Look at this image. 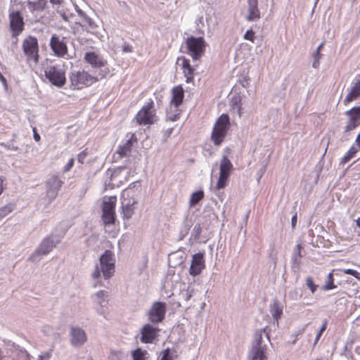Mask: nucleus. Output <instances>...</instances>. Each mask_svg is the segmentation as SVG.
<instances>
[{
  "label": "nucleus",
  "mask_w": 360,
  "mask_h": 360,
  "mask_svg": "<svg viewBox=\"0 0 360 360\" xmlns=\"http://www.w3.org/2000/svg\"><path fill=\"white\" fill-rule=\"evenodd\" d=\"M169 107L167 110V120L174 122L179 119L181 110L179 107L184 98V90L181 85L174 86L171 90Z\"/></svg>",
  "instance_id": "obj_1"
},
{
  "label": "nucleus",
  "mask_w": 360,
  "mask_h": 360,
  "mask_svg": "<svg viewBox=\"0 0 360 360\" xmlns=\"http://www.w3.org/2000/svg\"><path fill=\"white\" fill-rule=\"evenodd\" d=\"M231 127L227 114L221 115L217 120L211 134V140L214 146H220L224 141Z\"/></svg>",
  "instance_id": "obj_2"
},
{
  "label": "nucleus",
  "mask_w": 360,
  "mask_h": 360,
  "mask_svg": "<svg viewBox=\"0 0 360 360\" xmlns=\"http://www.w3.org/2000/svg\"><path fill=\"white\" fill-rule=\"evenodd\" d=\"M98 79L97 77L84 70L72 71L70 75V88L79 90L90 86L98 82Z\"/></svg>",
  "instance_id": "obj_3"
},
{
  "label": "nucleus",
  "mask_w": 360,
  "mask_h": 360,
  "mask_svg": "<svg viewBox=\"0 0 360 360\" xmlns=\"http://www.w3.org/2000/svg\"><path fill=\"white\" fill-rule=\"evenodd\" d=\"M22 49L28 64L37 65L39 60V46L37 37H26L22 42Z\"/></svg>",
  "instance_id": "obj_4"
},
{
  "label": "nucleus",
  "mask_w": 360,
  "mask_h": 360,
  "mask_svg": "<svg viewBox=\"0 0 360 360\" xmlns=\"http://www.w3.org/2000/svg\"><path fill=\"white\" fill-rule=\"evenodd\" d=\"M117 197L115 195L105 197L101 205L102 221L105 226L112 225L116 220Z\"/></svg>",
  "instance_id": "obj_5"
},
{
  "label": "nucleus",
  "mask_w": 360,
  "mask_h": 360,
  "mask_svg": "<svg viewBox=\"0 0 360 360\" xmlns=\"http://www.w3.org/2000/svg\"><path fill=\"white\" fill-rule=\"evenodd\" d=\"M187 53L193 60H199L205 52L206 43L202 37H190L186 39Z\"/></svg>",
  "instance_id": "obj_6"
},
{
  "label": "nucleus",
  "mask_w": 360,
  "mask_h": 360,
  "mask_svg": "<svg viewBox=\"0 0 360 360\" xmlns=\"http://www.w3.org/2000/svg\"><path fill=\"white\" fill-rule=\"evenodd\" d=\"M154 102L150 99L137 112L135 120L139 125H150L156 120Z\"/></svg>",
  "instance_id": "obj_7"
},
{
  "label": "nucleus",
  "mask_w": 360,
  "mask_h": 360,
  "mask_svg": "<svg viewBox=\"0 0 360 360\" xmlns=\"http://www.w3.org/2000/svg\"><path fill=\"white\" fill-rule=\"evenodd\" d=\"M233 169V164L226 155H224L220 161L219 176L215 186L217 190L226 187Z\"/></svg>",
  "instance_id": "obj_8"
},
{
  "label": "nucleus",
  "mask_w": 360,
  "mask_h": 360,
  "mask_svg": "<svg viewBox=\"0 0 360 360\" xmlns=\"http://www.w3.org/2000/svg\"><path fill=\"white\" fill-rule=\"evenodd\" d=\"M134 192L130 190H124L122 192V214L124 219H129L135 213V205L137 200L134 196Z\"/></svg>",
  "instance_id": "obj_9"
},
{
  "label": "nucleus",
  "mask_w": 360,
  "mask_h": 360,
  "mask_svg": "<svg viewBox=\"0 0 360 360\" xmlns=\"http://www.w3.org/2000/svg\"><path fill=\"white\" fill-rule=\"evenodd\" d=\"M45 76L51 84L62 87L66 82L65 71L57 65L49 66L45 70Z\"/></svg>",
  "instance_id": "obj_10"
},
{
  "label": "nucleus",
  "mask_w": 360,
  "mask_h": 360,
  "mask_svg": "<svg viewBox=\"0 0 360 360\" xmlns=\"http://www.w3.org/2000/svg\"><path fill=\"white\" fill-rule=\"evenodd\" d=\"M113 253L110 250H105L100 257V264L103 277L110 278L114 273L115 259Z\"/></svg>",
  "instance_id": "obj_11"
},
{
  "label": "nucleus",
  "mask_w": 360,
  "mask_h": 360,
  "mask_svg": "<svg viewBox=\"0 0 360 360\" xmlns=\"http://www.w3.org/2000/svg\"><path fill=\"white\" fill-rule=\"evenodd\" d=\"M167 305L165 302H155L148 311V320L152 323H159L162 322L165 318Z\"/></svg>",
  "instance_id": "obj_12"
},
{
  "label": "nucleus",
  "mask_w": 360,
  "mask_h": 360,
  "mask_svg": "<svg viewBox=\"0 0 360 360\" xmlns=\"http://www.w3.org/2000/svg\"><path fill=\"white\" fill-rule=\"evenodd\" d=\"M49 45L56 56L67 58L68 49L64 37H60L56 34H53Z\"/></svg>",
  "instance_id": "obj_13"
},
{
  "label": "nucleus",
  "mask_w": 360,
  "mask_h": 360,
  "mask_svg": "<svg viewBox=\"0 0 360 360\" xmlns=\"http://www.w3.org/2000/svg\"><path fill=\"white\" fill-rule=\"evenodd\" d=\"M10 29L13 37H17L24 30L25 22L23 17L19 11H10L9 15Z\"/></svg>",
  "instance_id": "obj_14"
},
{
  "label": "nucleus",
  "mask_w": 360,
  "mask_h": 360,
  "mask_svg": "<svg viewBox=\"0 0 360 360\" xmlns=\"http://www.w3.org/2000/svg\"><path fill=\"white\" fill-rule=\"evenodd\" d=\"M160 329L150 323L143 325L141 329V342L145 344L153 343L159 336Z\"/></svg>",
  "instance_id": "obj_15"
},
{
  "label": "nucleus",
  "mask_w": 360,
  "mask_h": 360,
  "mask_svg": "<svg viewBox=\"0 0 360 360\" xmlns=\"http://www.w3.org/2000/svg\"><path fill=\"white\" fill-rule=\"evenodd\" d=\"M348 117V122L345 127V132H348L355 129L360 125V106L353 107L345 112Z\"/></svg>",
  "instance_id": "obj_16"
},
{
  "label": "nucleus",
  "mask_w": 360,
  "mask_h": 360,
  "mask_svg": "<svg viewBox=\"0 0 360 360\" xmlns=\"http://www.w3.org/2000/svg\"><path fill=\"white\" fill-rule=\"evenodd\" d=\"M205 267L204 253L198 252L194 254L192 257L189 274L193 276H196L201 273Z\"/></svg>",
  "instance_id": "obj_17"
},
{
  "label": "nucleus",
  "mask_w": 360,
  "mask_h": 360,
  "mask_svg": "<svg viewBox=\"0 0 360 360\" xmlns=\"http://www.w3.org/2000/svg\"><path fill=\"white\" fill-rule=\"evenodd\" d=\"M54 246V243L52 240L50 238L44 239L35 252L30 257L29 259L34 262L37 257L47 255L52 250Z\"/></svg>",
  "instance_id": "obj_18"
},
{
  "label": "nucleus",
  "mask_w": 360,
  "mask_h": 360,
  "mask_svg": "<svg viewBox=\"0 0 360 360\" xmlns=\"http://www.w3.org/2000/svg\"><path fill=\"white\" fill-rule=\"evenodd\" d=\"M178 60L181 61V69L184 77H186V83H191L194 79L195 69L191 66L190 60L185 57L182 56L178 58Z\"/></svg>",
  "instance_id": "obj_19"
},
{
  "label": "nucleus",
  "mask_w": 360,
  "mask_h": 360,
  "mask_svg": "<svg viewBox=\"0 0 360 360\" xmlns=\"http://www.w3.org/2000/svg\"><path fill=\"white\" fill-rule=\"evenodd\" d=\"M84 60L93 68H100L106 65V61L96 52H87L84 56Z\"/></svg>",
  "instance_id": "obj_20"
},
{
  "label": "nucleus",
  "mask_w": 360,
  "mask_h": 360,
  "mask_svg": "<svg viewBox=\"0 0 360 360\" xmlns=\"http://www.w3.org/2000/svg\"><path fill=\"white\" fill-rule=\"evenodd\" d=\"M360 96V79H356L351 86L350 91L344 98L342 103L347 106Z\"/></svg>",
  "instance_id": "obj_21"
},
{
  "label": "nucleus",
  "mask_w": 360,
  "mask_h": 360,
  "mask_svg": "<svg viewBox=\"0 0 360 360\" xmlns=\"http://www.w3.org/2000/svg\"><path fill=\"white\" fill-rule=\"evenodd\" d=\"M26 6L32 13H41L47 7V0H27Z\"/></svg>",
  "instance_id": "obj_22"
},
{
  "label": "nucleus",
  "mask_w": 360,
  "mask_h": 360,
  "mask_svg": "<svg viewBox=\"0 0 360 360\" xmlns=\"http://www.w3.org/2000/svg\"><path fill=\"white\" fill-rule=\"evenodd\" d=\"M248 15L246 18L248 21L257 20L260 18V11L258 8L257 0H248Z\"/></svg>",
  "instance_id": "obj_23"
},
{
  "label": "nucleus",
  "mask_w": 360,
  "mask_h": 360,
  "mask_svg": "<svg viewBox=\"0 0 360 360\" xmlns=\"http://www.w3.org/2000/svg\"><path fill=\"white\" fill-rule=\"evenodd\" d=\"M71 335V341L74 345H81L86 340L84 331L79 328H72Z\"/></svg>",
  "instance_id": "obj_24"
},
{
  "label": "nucleus",
  "mask_w": 360,
  "mask_h": 360,
  "mask_svg": "<svg viewBox=\"0 0 360 360\" xmlns=\"http://www.w3.org/2000/svg\"><path fill=\"white\" fill-rule=\"evenodd\" d=\"M9 353L13 360H30V356L25 349L14 348Z\"/></svg>",
  "instance_id": "obj_25"
},
{
  "label": "nucleus",
  "mask_w": 360,
  "mask_h": 360,
  "mask_svg": "<svg viewBox=\"0 0 360 360\" xmlns=\"http://www.w3.org/2000/svg\"><path fill=\"white\" fill-rule=\"evenodd\" d=\"M133 142L131 139L127 140L123 145H121L117 148V154L120 158L127 156L131 151Z\"/></svg>",
  "instance_id": "obj_26"
},
{
  "label": "nucleus",
  "mask_w": 360,
  "mask_h": 360,
  "mask_svg": "<svg viewBox=\"0 0 360 360\" xmlns=\"http://www.w3.org/2000/svg\"><path fill=\"white\" fill-rule=\"evenodd\" d=\"M250 360H267L265 351L262 347H255L250 354Z\"/></svg>",
  "instance_id": "obj_27"
},
{
  "label": "nucleus",
  "mask_w": 360,
  "mask_h": 360,
  "mask_svg": "<svg viewBox=\"0 0 360 360\" xmlns=\"http://www.w3.org/2000/svg\"><path fill=\"white\" fill-rule=\"evenodd\" d=\"M270 312L275 320L278 321L281 318L283 314V308L280 306L278 302L276 301L271 305Z\"/></svg>",
  "instance_id": "obj_28"
},
{
  "label": "nucleus",
  "mask_w": 360,
  "mask_h": 360,
  "mask_svg": "<svg viewBox=\"0 0 360 360\" xmlns=\"http://www.w3.org/2000/svg\"><path fill=\"white\" fill-rule=\"evenodd\" d=\"M204 198V192L202 191H198L194 192L191 195L189 200V205L190 207H193L197 205L200 201H201Z\"/></svg>",
  "instance_id": "obj_29"
},
{
  "label": "nucleus",
  "mask_w": 360,
  "mask_h": 360,
  "mask_svg": "<svg viewBox=\"0 0 360 360\" xmlns=\"http://www.w3.org/2000/svg\"><path fill=\"white\" fill-rule=\"evenodd\" d=\"M148 353L146 350H143L139 347L134 350L131 353L133 360H146L148 357Z\"/></svg>",
  "instance_id": "obj_30"
},
{
  "label": "nucleus",
  "mask_w": 360,
  "mask_h": 360,
  "mask_svg": "<svg viewBox=\"0 0 360 360\" xmlns=\"http://www.w3.org/2000/svg\"><path fill=\"white\" fill-rule=\"evenodd\" d=\"M337 286L334 284V278L333 273H330L327 276L326 284L322 287V290L327 291L336 288Z\"/></svg>",
  "instance_id": "obj_31"
},
{
  "label": "nucleus",
  "mask_w": 360,
  "mask_h": 360,
  "mask_svg": "<svg viewBox=\"0 0 360 360\" xmlns=\"http://www.w3.org/2000/svg\"><path fill=\"white\" fill-rule=\"evenodd\" d=\"M306 285L312 293L315 292L318 287V285L314 283L313 278L310 276L307 278Z\"/></svg>",
  "instance_id": "obj_32"
},
{
  "label": "nucleus",
  "mask_w": 360,
  "mask_h": 360,
  "mask_svg": "<svg viewBox=\"0 0 360 360\" xmlns=\"http://www.w3.org/2000/svg\"><path fill=\"white\" fill-rule=\"evenodd\" d=\"M243 37L245 40L250 41L253 43L255 39V33L252 29H250L247 30Z\"/></svg>",
  "instance_id": "obj_33"
},
{
  "label": "nucleus",
  "mask_w": 360,
  "mask_h": 360,
  "mask_svg": "<svg viewBox=\"0 0 360 360\" xmlns=\"http://www.w3.org/2000/svg\"><path fill=\"white\" fill-rule=\"evenodd\" d=\"M13 210V205L11 204L6 205L0 210V215L4 217L11 212Z\"/></svg>",
  "instance_id": "obj_34"
},
{
  "label": "nucleus",
  "mask_w": 360,
  "mask_h": 360,
  "mask_svg": "<svg viewBox=\"0 0 360 360\" xmlns=\"http://www.w3.org/2000/svg\"><path fill=\"white\" fill-rule=\"evenodd\" d=\"M84 22L91 29H95L97 26L95 22L89 16H83Z\"/></svg>",
  "instance_id": "obj_35"
},
{
  "label": "nucleus",
  "mask_w": 360,
  "mask_h": 360,
  "mask_svg": "<svg viewBox=\"0 0 360 360\" xmlns=\"http://www.w3.org/2000/svg\"><path fill=\"white\" fill-rule=\"evenodd\" d=\"M327 326H328V321L326 319H325L323 322V324H322L319 331L316 334V342H317L319 340L321 336L322 335L323 332L326 330Z\"/></svg>",
  "instance_id": "obj_36"
},
{
  "label": "nucleus",
  "mask_w": 360,
  "mask_h": 360,
  "mask_svg": "<svg viewBox=\"0 0 360 360\" xmlns=\"http://www.w3.org/2000/svg\"><path fill=\"white\" fill-rule=\"evenodd\" d=\"M88 155H89V152H88L87 149H84V150H82L77 155V160H78V162L80 164H82V165L84 164V161H85V159H86V158L87 157Z\"/></svg>",
  "instance_id": "obj_37"
},
{
  "label": "nucleus",
  "mask_w": 360,
  "mask_h": 360,
  "mask_svg": "<svg viewBox=\"0 0 360 360\" xmlns=\"http://www.w3.org/2000/svg\"><path fill=\"white\" fill-rule=\"evenodd\" d=\"M342 271L345 274L352 275L356 278H360V273L352 269H342Z\"/></svg>",
  "instance_id": "obj_38"
},
{
  "label": "nucleus",
  "mask_w": 360,
  "mask_h": 360,
  "mask_svg": "<svg viewBox=\"0 0 360 360\" xmlns=\"http://www.w3.org/2000/svg\"><path fill=\"white\" fill-rule=\"evenodd\" d=\"M359 150H360V148L357 146H352L350 147V148L349 149L346 154H347L351 158H352L356 155Z\"/></svg>",
  "instance_id": "obj_39"
},
{
  "label": "nucleus",
  "mask_w": 360,
  "mask_h": 360,
  "mask_svg": "<svg viewBox=\"0 0 360 360\" xmlns=\"http://www.w3.org/2000/svg\"><path fill=\"white\" fill-rule=\"evenodd\" d=\"M162 354V356L160 360H173L172 356L170 355V349L169 348L164 349Z\"/></svg>",
  "instance_id": "obj_40"
},
{
  "label": "nucleus",
  "mask_w": 360,
  "mask_h": 360,
  "mask_svg": "<svg viewBox=\"0 0 360 360\" xmlns=\"http://www.w3.org/2000/svg\"><path fill=\"white\" fill-rule=\"evenodd\" d=\"M236 101L234 103V105L237 108L238 114L239 117H241L242 115V106H241V99L240 98H236Z\"/></svg>",
  "instance_id": "obj_41"
},
{
  "label": "nucleus",
  "mask_w": 360,
  "mask_h": 360,
  "mask_svg": "<svg viewBox=\"0 0 360 360\" xmlns=\"http://www.w3.org/2000/svg\"><path fill=\"white\" fill-rule=\"evenodd\" d=\"M51 357V352H46L44 353H42L38 356L37 360H49Z\"/></svg>",
  "instance_id": "obj_42"
},
{
  "label": "nucleus",
  "mask_w": 360,
  "mask_h": 360,
  "mask_svg": "<svg viewBox=\"0 0 360 360\" xmlns=\"http://www.w3.org/2000/svg\"><path fill=\"white\" fill-rule=\"evenodd\" d=\"M74 162H75V160L73 158H70L68 161V162L66 164V165L63 168V172H67L68 171L70 170V169L73 167L74 165Z\"/></svg>",
  "instance_id": "obj_43"
},
{
  "label": "nucleus",
  "mask_w": 360,
  "mask_h": 360,
  "mask_svg": "<svg viewBox=\"0 0 360 360\" xmlns=\"http://www.w3.org/2000/svg\"><path fill=\"white\" fill-rule=\"evenodd\" d=\"M193 232L196 238L200 237L202 232V227L200 224H196L193 228Z\"/></svg>",
  "instance_id": "obj_44"
},
{
  "label": "nucleus",
  "mask_w": 360,
  "mask_h": 360,
  "mask_svg": "<svg viewBox=\"0 0 360 360\" xmlns=\"http://www.w3.org/2000/svg\"><path fill=\"white\" fill-rule=\"evenodd\" d=\"M122 51L125 53H131L133 51V48L130 44L124 43L122 46Z\"/></svg>",
  "instance_id": "obj_45"
},
{
  "label": "nucleus",
  "mask_w": 360,
  "mask_h": 360,
  "mask_svg": "<svg viewBox=\"0 0 360 360\" xmlns=\"http://www.w3.org/2000/svg\"><path fill=\"white\" fill-rule=\"evenodd\" d=\"M0 360H13L9 352H7L6 355L2 356L0 352Z\"/></svg>",
  "instance_id": "obj_46"
},
{
  "label": "nucleus",
  "mask_w": 360,
  "mask_h": 360,
  "mask_svg": "<svg viewBox=\"0 0 360 360\" xmlns=\"http://www.w3.org/2000/svg\"><path fill=\"white\" fill-rule=\"evenodd\" d=\"M100 270L98 266L96 267L94 271L92 274V276L94 278L96 279L100 277Z\"/></svg>",
  "instance_id": "obj_47"
},
{
  "label": "nucleus",
  "mask_w": 360,
  "mask_h": 360,
  "mask_svg": "<svg viewBox=\"0 0 360 360\" xmlns=\"http://www.w3.org/2000/svg\"><path fill=\"white\" fill-rule=\"evenodd\" d=\"M320 57L319 56L314 55L315 61L313 63L314 68H316L319 66Z\"/></svg>",
  "instance_id": "obj_48"
},
{
  "label": "nucleus",
  "mask_w": 360,
  "mask_h": 360,
  "mask_svg": "<svg viewBox=\"0 0 360 360\" xmlns=\"http://www.w3.org/2000/svg\"><path fill=\"white\" fill-rule=\"evenodd\" d=\"M350 159H352L347 154H346L342 159H341V161H340V163L341 164H345L347 163V162H349L350 160Z\"/></svg>",
  "instance_id": "obj_49"
},
{
  "label": "nucleus",
  "mask_w": 360,
  "mask_h": 360,
  "mask_svg": "<svg viewBox=\"0 0 360 360\" xmlns=\"http://www.w3.org/2000/svg\"><path fill=\"white\" fill-rule=\"evenodd\" d=\"M107 292L105 290H100L96 293V296L99 298L106 296Z\"/></svg>",
  "instance_id": "obj_50"
},
{
  "label": "nucleus",
  "mask_w": 360,
  "mask_h": 360,
  "mask_svg": "<svg viewBox=\"0 0 360 360\" xmlns=\"http://www.w3.org/2000/svg\"><path fill=\"white\" fill-rule=\"evenodd\" d=\"M323 46H324V43H323V42H322V43H321V44L318 46V48H317V49H316V53H314V55H316V56H321L320 51H321V49L323 47Z\"/></svg>",
  "instance_id": "obj_51"
},
{
  "label": "nucleus",
  "mask_w": 360,
  "mask_h": 360,
  "mask_svg": "<svg viewBox=\"0 0 360 360\" xmlns=\"http://www.w3.org/2000/svg\"><path fill=\"white\" fill-rule=\"evenodd\" d=\"M49 1L53 5H60L63 2V0H49Z\"/></svg>",
  "instance_id": "obj_52"
},
{
  "label": "nucleus",
  "mask_w": 360,
  "mask_h": 360,
  "mask_svg": "<svg viewBox=\"0 0 360 360\" xmlns=\"http://www.w3.org/2000/svg\"><path fill=\"white\" fill-rule=\"evenodd\" d=\"M0 80L5 85H7L6 79L3 76V75L0 72Z\"/></svg>",
  "instance_id": "obj_53"
},
{
  "label": "nucleus",
  "mask_w": 360,
  "mask_h": 360,
  "mask_svg": "<svg viewBox=\"0 0 360 360\" xmlns=\"http://www.w3.org/2000/svg\"><path fill=\"white\" fill-rule=\"evenodd\" d=\"M296 223H297V214H295L294 216H292V227H295V225H296Z\"/></svg>",
  "instance_id": "obj_54"
},
{
  "label": "nucleus",
  "mask_w": 360,
  "mask_h": 360,
  "mask_svg": "<svg viewBox=\"0 0 360 360\" xmlns=\"http://www.w3.org/2000/svg\"><path fill=\"white\" fill-rule=\"evenodd\" d=\"M34 139L36 141H39L40 140V136L37 133L35 132V130L34 129Z\"/></svg>",
  "instance_id": "obj_55"
},
{
  "label": "nucleus",
  "mask_w": 360,
  "mask_h": 360,
  "mask_svg": "<svg viewBox=\"0 0 360 360\" xmlns=\"http://www.w3.org/2000/svg\"><path fill=\"white\" fill-rule=\"evenodd\" d=\"M52 180L54 181V182H57L58 184H59L60 185V184L62 183L58 179L57 176H53Z\"/></svg>",
  "instance_id": "obj_56"
},
{
  "label": "nucleus",
  "mask_w": 360,
  "mask_h": 360,
  "mask_svg": "<svg viewBox=\"0 0 360 360\" xmlns=\"http://www.w3.org/2000/svg\"><path fill=\"white\" fill-rule=\"evenodd\" d=\"M297 250H298V254H299V256L301 257L302 255L300 254V252H301V249H302V245L300 244H298L297 245Z\"/></svg>",
  "instance_id": "obj_57"
},
{
  "label": "nucleus",
  "mask_w": 360,
  "mask_h": 360,
  "mask_svg": "<svg viewBox=\"0 0 360 360\" xmlns=\"http://www.w3.org/2000/svg\"><path fill=\"white\" fill-rule=\"evenodd\" d=\"M356 226L360 228V217H358L356 219ZM359 236H360V233L359 234Z\"/></svg>",
  "instance_id": "obj_58"
},
{
  "label": "nucleus",
  "mask_w": 360,
  "mask_h": 360,
  "mask_svg": "<svg viewBox=\"0 0 360 360\" xmlns=\"http://www.w3.org/2000/svg\"><path fill=\"white\" fill-rule=\"evenodd\" d=\"M356 352L357 354H360V347H357L355 349Z\"/></svg>",
  "instance_id": "obj_59"
},
{
  "label": "nucleus",
  "mask_w": 360,
  "mask_h": 360,
  "mask_svg": "<svg viewBox=\"0 0 360 360\" xmlns=\"http://www.w3.org/2000/svg\"><path fill=\"white\" fill-rule=\"evenodd\" d=\"M225 151H226L227 153H231V150H230V148H226L225 149Z\"/></svg>",
  "instance_id": "obj_60"
},
{
  "label": "nucleus",
  "mask_w": 360,
  "mask_h": 360,
  "mask_svg": "<svg viewBox=\"0 0 360 360\" xmlns=\"http://www.w3.org/2000/svg\"><path fill=\"white\" fill-rule=\"evenodd\" d=\"M357 321H360V315L356 319Z\"/></svg>",
  "instance_id": "obj_61"
},
{
  "label": "nucleus",
  "mask_w": 360,
  "mask_h": 360,
  "mask_svg": "<svg viewBox=\"0 0 360 360\" xmlns=\"http://www.w3.org/2000/svg\"><path fill=\"white\" fill-rule=\"evenodd\" d=\"M357 77H360V75H359Z\"/></svg>",
  "instance_id": "obj_62"
},
{
  "label": "nucleus",
  "mask_w": 360,
  "mask_h": 360,
  "mask_svg": "<svg viewBox=\"0 0 360 360\" xmlns=\"http://www.w3.org/2000/svg\"><path fill=\"white\" fill-rule=\"evenodd\" d=\"M316 360H321L320 359H316Z\"/></svg>",
  "instance_id": "obj_63"
}]
</instances>
